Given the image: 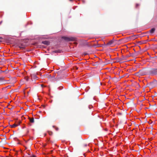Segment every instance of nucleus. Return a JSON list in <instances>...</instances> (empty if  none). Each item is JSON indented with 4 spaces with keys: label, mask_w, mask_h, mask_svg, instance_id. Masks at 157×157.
Listing matches in <instances>:
<instances>
[{
    "label": "nucleus",
    "mask_w": 157,
    "mask_h": 157,
    "mask_svg": "<svg viewBox=\"0 0 157 157\" xmlns=\"http://www.w3.org/2000/svg\"><path fill=\"white\" fill-rule=\"evenodd\" d=\"M62 38L67 41H74L75 38L73 37H67L65 36H63Z\"/></svg>",
    "instance_id": "1"
},
{
    "label": "nucleus",
    "mask_w": 157,
    "mask_h": 157,
    "mask_svg": "<svg viewBox=\"0 0 157 157\" xmlns=\"http://www.w3.org/2000/svg\"><path fill=\"white\" fill-rule=\"evenodd\" d=\"M117 44V40H114L113 38L111 40L109 41L107 44V45L110 46L112 44Z\"/></svg>",
    "instance_id": "2"
},
{
    "label": "nucleus",
    "mask_w": 157,
    "mask_h": 157,
    "mask_svg": "<svg viewBox=\"0 0 157 157\" xmlns=\"http://www.w3.org/2000/svg\"><path fill=\"white\" fill-rule=\"evenodd\" d=\"M149 72L151 74L153 75H157V68H151L150 71Z\"/></svg>",
    "instance_id": "3"
},
{
    "label": "nucleus",
    "mask_w": 157,
    "mask_h": 157,
    "mask_svg": "<svg viewBox=\"0 0 157 157\" xmlns=\"http://www.w3.org/2000/svg\"><path fill=\"white\" fill-rule=\"evenodd\" d=\"M6 82L5 81V77H0V86L4 84V83Z\"/></svg>",
    "instance_id": "4"
},
{
    "label": "nucleus",
    "mask_w": 157,
    "mask_h": 157,
    "mask_svg": "<svg viewBox=\"0 0 157 157\" xmlns=\"http://www.w3.org/2000/svg\"><path fill=\"white\" fill-rule=\"evenodd\" d=\"M138 73L139 75L140 76L145 75L147 74L146 71L143 70H140L138 72Z\"/></svg>",
    "instance_id": "5"
},
{
    "label": "nucleus",
    "mask_w": 157,
    "mask_h": 157,
    "mask_svg": "<svg viewBox=\"0 0 157 157\" xmlns=\"http://www.w3.org/2000/svg\"><path fill=\"white\" fill-rule=\"evenodd\" d=\"M156 85V83H155L154 82H150L148 85L149 87L152 88L155 87Z\"/></svg>",
    "instance_id": "6"
},
{
    "label": "nucleus",
    "mask_w": 157,
    "mask_h": 157,
    "mask_svg": "<svg viewBox=\"0 0 157 157\" xmlns=\"http://www.w3.org/2000/svg\"><path fill=\"white\" fill-rule=\"evenodd\" d=\"M130 40H134L138 38V35H133L129 37Z\"/></svg>",
    "instance_id": "7"
},
{
    "label": "nucleus",
    "mask_w": 157,
    "mask_h": 157,
    "mask_svg": "<svg viewBox=\"0 0 157 157\" xmlns=\"http://www.w3.org/2000/svg\"><path fill=\"white\" fill-rule=\"evenodd\" d=\"M42 43L44 44L48 45L50 44V43L49 41L46 40L42 41Z\"/></svg>",
    "instance_id": "8"
},
{
    "label": "nucleus",
    "mask_w": 157,
    "mask_h": 157,
    "mask_svg": "<svg viewBox=\"0 0 157 157\" xmlns=\"http://www.w3.org/2000/svg\"><path fill=\"white\" fill-rule=\"evenodd\" d=\"M31 77L32 78H33L34 79H37L38 78V77H37L36 75L35 74L32 75Z\"/></svg>",
    "instance_id": "9"
},
{
    "label": "nucleus",
    "mask_w": 157,
    "mask_h": 157,
    "mask_svg": "<svg viewBox=\"0 0 157 157\" xmlns=\"http://www.w3.org/2000/svg\"><path fill=\"white\" fill-rule=\"evenodd\" d=\"M5 81H6L4 83V84H10L11 83V79H10L9 80H6L5 79Z\"/></svg>",
    "instance_id": "10"
},
{
    "label": "nucleus",
    "mask_w": 157,
    "mask_h": 157,
    "mask_svg": "<svg viewBox=\"0 0 157 157\" xmlns=\"http://www.w3.org/2000/svg\"><path fill=\"white\" fill-rule=\"evenodd\" d=\"M155 31V28H153L151 29L150 30V32L151 33H154Z\"/></svg>",
    "instance_id": "11"
},
{
    "label": "nucleus",
    "mask_w": 157,
    "mask_h": 157,
    "mask_svg": "<svg viewBox=\"0 0 157 157\" xmlns=\"http://www.w3.org/2000/svg\"><path fill=\"white\" fill-rule=\"evenodd\" d=\"M10 79H11V83H14L16 82V79L15 78H12Z\"/></svg>",
    "instance_id": "12"
},
{
    "label": "nucleus",
    "mask_w": 157,
    "mask_h": 157,
    "mask_svg": "<svg viewBox=\"0 0 157 157\" xmlns=\"http://www.w3.org/2000/svg\"><path fill=\"white\" fill-rule=\"evenodd\" d=\"M30 121L32 123H33L34 122V119L33 117L32 118H29Z\"/></svg>",
    "instance_id": "13"
},
{
    "label": "nucleus",
    "mask_w": 157,
    "mask_h": 157,
    "mask_svg": "<svg viewBox=\"0 0 157 157\" xmlns=\"http://www.w3.org/2000/svg\"><path fill=\"white\" fill-rule=\"evenodd\" d=\"M18 126V125H16V124L15 123L13 125H10V126L11 128H15L17 126Z\"/></svg>",
    "instance_id": "14"
},
{
    "label": "nucleus",
    "mask_w": 157,
    "mask_h": 157,
    "mask_svg": "<svg viewBox=\"0 0 157 157\" xmlns=\"http://www.w3.org/2000/svg\"><path fill=\"white\" fill-rule=\"evenodd\" d=\"M19 47L21 49H24L25 48V47L24 46H19Z\"/></svg>",
    "instance_id": "15"
},
{
    "label": "nucleus",
    "mask_w": 157,
    "mask_h": 157,
    "mask_svg": "<svg viewBox=\"0 0 157 157\" xmlns=\"http://www.w3.org/2000/svg\"><path fill=\"white\" fill-rule=\"evenodd\" d=\"M48 134H49V135H52L53 134V132H51V131H49L48 132Z\"/></svg>",
    "instance_id": "16"
},
{
    "label": "nucleus",
    "mask_w": 157,
    "mask_h": 157,
    "mask_svg": "<svg viewBox=\"0 0 157 157\" xmlns=\"http://www.w3.org/2000/svg\"><path fill=\"white\" fill-rule=\"evenodd\" d=\"M87 146V144H83L82 146L83 147H86Z\"/></svg>",
    "instance_id": "17"
},
{
    "label": "nucleus",
    "mask_w": 157,
    "mask_h": 157,
    "mask_svg": "<svg viewBox=\"0 0 157 157\" xmlns=\"http://www.w3.org/2000/svg\"><path fill=\"white\" fill-rule=\"evenodd\" d=\"M139 6V4H136V8H137Z\"/></svg>",
    "instance_id": "18"
},
{
    "label": "nucleus",
    "mask_w": 157,
    "mask_h": 157,
    "mask_svg": "<svg viewBox=\"0 0 157 157\" xmlns=\"http://www.w3.org/2000/svg\"><path fill=\"white\" fill-rule=\"evenodd\" d=\"M29 157H36V156L34 155H31L29 156Z\"/></svg>",
    "instance_id": "19"
},
{
    "label": "nucleus",
    "mask_w": 157,
    "mask_h": 157,
    "mask_svg": "<svg viewBox=\"0 0 157 157\" xmlns=\"http://www.w3.org/2000/svg\"><path fill=\"white\" fill-rule=\"evenodd\" d=\"M20 122H18V123H15V124H16V125H18V126L20 124Z\"/></svg>",
    "instance_id": "20"
},
{
    "label": "nucleus",
    "mask_w": 157,
    "mask_h": 157,
    "mask_svg": "<svg viewBox=\"0 0 157 157\" xmlns=\"http://www.w3.org/2000/svg\"><path fill=\"white\" fill-rule=\"evenodd\" d=\"M7 88V87H4V88H2V89L3 90H6V88Z\"/></svg>",
    "instance_id": "21"
},
{
    "label": "nucleus",
    "mask_w": 157,
    "mask_h": 157,
    "mask_svg": "<svg viewBox=\"0 0 157 157\" xmlns=\"http://www.w3.org/2000/svg\"><path fill=\"white\" fill-rule=\"evenodd\" d=\"M153 82H154L155 83H156V84H157V81L156 80H155Z\"/></svg>",
    "instance_id": "22"
},
{
    "label": "nucleus",
    "mask_w": 157,
    "mask_h": 157,
    "mask_svg": "<svg viewBox=\"0 0 157 157\" xmlns=\"http://www.w3.org/2000/svg\"><path fill=\"white\" fill-rule=\"evenodd\" d=\"M2 39H3L2 37H0V40H2ZM1 42V41L0 40V42Z\"/></svg>",
    "instance_id": "23"
},
{
    "label": "nucleus",
    "mask_w": 157,
    "mask_h": 157,
    "mask_svg": "<svg viewBox=\"0 0 157 157\" xmlns=\"http://www.w3.org/2000/svg\"><path fill=\"white\" fill-rule=\"evenodd\" d=\"M56 130L57 131V130H58L59 128H56Z\"/></svg>",
    "instance_id": "24"
},
{
    "label": "nucleus",
    "mask_w": 157,
    "mask_h": 157,
    "mask_svg": "<svg viewBox=\"0 0 157 157\" xmlns=\"http://www.w3.org/2000/svg\"><path fill=\"white\" fill-rule=\"evenodd\" d=\"M55 53H57V52L56 51H55L54 52Z\"/></svg>",
    "instance_id": "25"
},
{
    "label": "nucleus",
    "mask_w": 157,
    "mask_h": 157,
    "mask_svg": "<svg viewBox=\"0 0 157 157\" xmlns=\"http://www.w3.org/2000/svg\"><path fill=\"white\" fill-rule=\"evenodd\" d=\"M7 87L10 88V86H7Z\"/></svg>",
    "instance_id": "26"
},
{
    "label": "nucleus",
    "mask_w": 157,
    "mask_h": 157,
    "mask_svg": "<svg viewBox=\"0 0 157 157\" xmlns=\"http://www.w3.org/2000/svg\"><path fill=\"white\" fill-rule=\"evenodd\" d=\"M76 69H78V68L76 67Z\"/></svg>",
    "instance_id": "27"
},
{
    "label": "nucleus",
    "mask_w": 157,
    "mask_h": 157,
    "mask_svg": "<svg viewBox=\"0 0 157 157\" xmlns=\"http://www.w3.org/2000/svg\"><path fill=\"white\" fill-rule=\"evenodd\" d=\"M43 85L42 84L41 85V86H43Z\"/></svg>",
    "instance_id": "28"
},
{
    "label": "nucleus",
    "mask_w": 157,
    "mask_h": 157,
    "mask_svg": "<svg viewBox=\"0 0 157 157\" xmlns=\"http://www.w3.org/2000/svg\"><path fill=\"white\" fill-rule=\"evenodd\" d=\"M70 1H72V0H70Z\"/></svg>",
    "instance_id": "29"
}]
</instances>
